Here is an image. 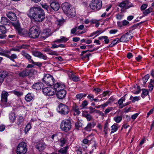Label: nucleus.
Segmentation results:
<instances>
[{
	"mask_svg": "<svg viewBox=\"0 0 154 154\" xmlns=\"http://www.w3.org/2000/svg\"><path fill=\"white\" fill-rule=\"evenodd\" d=\"M28 15L29 17L33 18L35 21L38 22L42 21L45 17L43 10L40 8L37 7L31 8Z\"/></svg>",
	"mask_w": 154,
	"mask_h": 154,
	"instance_id": "f257e3e1",
	"label": "nucleus"
},
{
	"mask_svg": "<svg viewBox=\"0 0 154 154\" xmlns=\"http://www.w3.org/2000/svg\"><path fill=\"white\" fill-rule=\"evenodd\" d=\"M61 130L66 132L70 131L72 128L71 122L69 119H65L62 121L60 125Z\"/></svg>",
	"mask_w": 154,
	"mask_h": 154,
	"instance_id": "f03ea898",
	"label": "nucleus"
},
{
	"mask_svg": "<svg viewBox=\"0 0 154 154\" xmlns=\"http://www.w3.org/2000/svg\"><path fill=\"white\" fill-rule=\"evenodd\" d=\"M40 34L39 28L36 26H33L29 30V36L32 38H35L38 37Z\"/></svg>",
	"mask_w": 154,
	"mask_h": 154,
	"instance_id": "7ed1b4c3",
	"label": "nucleus"
},
{
	"mask_svg": "<svg viewBox=\"0 0 154 154\" xmlns=\"http://www.w3.org/2000/svg\"><path fill=\"white\" fill-rule=\"evenodd\" d=\"M91 8L94 10L100 9L102 7V2L101 0H94L92 1L90 4Z\"/></svg>",
	"mask_w": 154,
	"mask_h": 154,
	"instance_id": "20e7f679",
	"label": "nucleus"
},
{
	"mask_svg": "<svg viewBox=\"0 0 154 154\" xmlns=\"http://www.w3.org/2000/svg\"><path fill=\"white\" fill-rule=\"evenodd\" d=\"M42 80L43 82L48 85L52 86L54 84V79L49 74L45 75L42 79Z\"/></svg>",
	"mask_w": 154,
	"mask_h": 154,
	"instance_id": "39448f33",
	"label": "nucleus"
},
{
	"mask_svg": "<svg viewBox=\"0 0 154 154\" xmlns=\"http://www.w3.org/2000/svg\"><path fill=\"white\" fill-rule=\"evenodd\" d=\"M26 144L24 142H22L18 145L17 149V154H25L27 151Z\"/></svg>",
	"mask_w": 154,
	"mask_h": 154,
	"instance_id": "423d86ee",
	"label": "nucleus"
},
{
	"mask_svg": "<svg viewBox=\"0 0 154 154\" xmlns=\"http://www.w3.org/2000/svg\"><path fill=\"white\" fill-rule=\"evenodd\" d=\"M58 107L59 112L63 115L68 114L69 111V107L63 103H60L58 106Z\"/></svg>",
	"mask_w": 154,
	"mask_h": 154,
	"instance_id": "0eeeda50",
	"label": "nucleus"
},
{
	"mask_svg": "<svg viewBox=\"0 0 154 154\" xmlns=\"http://www.w3.org/2000/svg\"><path fill=\"white\" fill-rule=\"evenodd\" d=\"M42 90L43 94L46 95L52 96L56 93L55 90L50 87L45 88H43Z\"/></svg>",
	"mask_w": 154,
	"mask_h": 154,
	"instance_id": "6e6552de",
	"label": "nucleus"
},
{
	"mask_svg": "<svg viewBox=\"0 0 154 154\" xmlns=\"http://www.w3.org/2000/svg\"><path fill=\"white\" fill-rule=\"evenodd\" d=\"M133 36L130 34V32H127L122 35L120 38V42H126L131 39Z\"/></svg>",
	"mask_w": 154,
	"mask_h": 154,
	"instance_id": "1a4fd4ad",
	"label": "nucleus"
},
{
	"mask_svg": "<svg viewBox=\"0 0 154 154\" xmlns=\"http://www.w3.org/2000/svg\"><path fill=\"white\" fill-rule=\"evenodd\" d=\"M66 94V91L63 89H60L57 93L56 96L57 97L60 99L64 98Z\"/></svg>",
	"mask_w": 154,
	"mask_h": 154,
	"instance_id": "9d476101",
	"label": "nucleus"
},
{
	"mask_svg": "<svg viewBox=\"0 0 154 154\" xmlns=\"http://www.w3.org/2000/svg\"><path fill=\"white\" fill-rule=\"evenodd\" d=\"M8 95V93L5 91H3L1 94V101L3 104H6L7 102V97Z\"/></svg>",
	"mask_w": 154,
	"mask_h": 154,
	"instance_id": "9b49d317",
	"label": "nucleus"
},
{
	"mask_svg": "<svg viewBox=\"0 0 154 154\" xmlns=\"http://www.w3.org/2000/svg\"><path fill=\"white\" fill-rule=\"evenodd\" d=\"M51 8L54 11H57L60 8L59 3L56 2H52L50 4Z\"/></svg>",
	"mask_w": 154,
	"mask_h": 154,
	"instance_id": "f8f14e48",
	"label": "nucleus"
},
{
	"mask_svg": "<svg viewBox=\"0 0 154 154\" xmlns=\"http://www.w3.org/2000/svg\"><path fill=\"white\" fill-rule=\"evenodd\" d=\"M6 32V28L3 26H0V38L3 39L5 37L6 35H5Z\"/></svg>",
	"mask_w": 154,
	"mask_h": 154,
	"instance_id": "ddd939ff",
	"label": "nucleus"
},
{
	"mask_svg": "<svg viewBox=\"0 0 154 154\" xmlns=\"http://www.w3.org/2000/svg\"><path fill=\"white\" fill-rule=\"evenodd\" d=\"M7 17L12 21H15L17 19L16 14L12 12H8L6 14Z\"/></svg>",
	"mask_w": 154,
	"mask_h": 154,
	"instance_id": "4468645a",
	"label": "nucleus"
},
{
	"mask_svg": "<svg viewBox=\"0 0 154 154\" xmlns=\"http://www.w3.org/2000/svg\"><path fill=\"white\" fill-rule=\"evenodd\" d=\"M33 54L35 57H39L40 58L46 60L47 59V56L40 52L35 51L33 52Z\"/></svg>",
	"mask_w": 154,
	"mask_h": 154,
	"instance_id": "2eb2a0df",
	"label": "nucleus"
},
{
	"mask_svg": "<svg viewBox=\"0 0 154 154\" xmlns=\"http://www.w3.org/2000/svg\"><path fill=\"white\" fill-rule=\"evenodd\" d=\"M46 145L43 143L40 142L38 143L36 145V148L40 152L43 151L46 147Z\"/></svg>",
	"mask_w": 154,
	"mask_h": 154,
	"instance_id": "dca6fc26",
	"label": "nucleus"
},
{
	"mask_svg": "<svg viewBox=\"0 0 154 154\" xmlns=\"http://www.w3.org/2000/svg\"><path fill=\"white\" fill-rule=\"evenodd\" d=\"M21 54L26 59H27L30 63H33V60L31 59V57L29 54L26 53L25 51H22L21 52Z\"/></svg>",
	"mask_w": 154,
	"mask_h": 154,
	"instance_id": "f3484780",
	"label": "nucleus"
},
{
	"mask_svg": "<svg viewBox=\"0 0 154 154\" xmlns=\"http://www.w3.org/2000/svg\"><path fill=\"white\" fill-rule=\"evenodd\" d=\"M70 5L67 2L63 3L62 4V8L65 13L70 9Z\"/></svg>",
	"mask_w": 154,
	"mask_h": 154,
	"instance_id": "a211bd4d",
	"label": "nucleus"
},
{
	"mask_svg": "<svg viewBox=\"0 0 154 154\" xmlns=\"http://www.w3.org/2000/svg\"><path fill=\"white\" fill-rule=\"evenodd\" d=\"M43 84L42 83H37L34 84L32 86V88L36 90H39L43 88Z\"/></svg>",
	"mask_w": 154,
	"mask_h": 154,
	"instance_id": "6ab92c4d",
	"label": "nucleus"
},
{
	"mask_svg": "<svg viewBox=\"0 0 154 154\" xmlns=\"http://www.w3.org/2000/svg\"><path fill=\"white\" fill-rule=\"evenodd\" d=\"M8 72L5 71H2L0 72V83H2L5 78L7 76Z\"/></svg>",
	"mask_w": 154,
	"mask_h": 154,
	"instance_id": "aec40b11",
	"label": "nucleus"
},
{
	"mask_svg": "<svg viewBox=\"0 0 154 154\" xmlns=\"http://www.w3.org/2000/svg\"><path fill=\"white\" fill-rule=\"evenodd\" d=\"M28 72V69L25 68L22 71L19 72L18 75L20 77L24 78L29 76V74Z\"/></svg>",
	"mask_w": 154,
	"mask_h": 154,
	"instance_id": "412c9836",
	"label": "nucleus"
},
{
	"mask_svg": "<svg viewBox=\"0 0 154 154\" xmlns=\"http://www.w3.org/2000/svg\"><path fill=\"white\" fill-rule=\"evenodd\" d=\"M93 138V136L91 135L88 136L86 138L84 139L82 142L85 144H87L88 143H91L92 139Z\"/></svg>",
	"mask_w": 154,
	"mask_h": 154,
	"instance_id": "4be33fe9",
	"label": "nucleus"
},
{
	"mask_svg": "<svg viewBox=\"0 0 154 154\" xmlns=\"http://www.w3.org/2000/svg\"><path fill=\"white\" fill-rule=\"evenodd\" d=\"M7 53H6V57L10 59L12 61H14V59L17 58V57L15 54H12L11 56H10L9 55L10 53V51H7Z\"/></svg>",
	"mask_w": 154,
	"mask_h": 154,
	"instance_id": "5701e85b",
	"label": "nucleus"
},
{
	"mask_svg": "<svg viewBox=\"0 0 154 154\" xmlns=\"http://www.w3.org/2000/svg\"><path fill=\"white\" fill-rule=\"evenodd\" d=\"M96 125L95 122H91L89 123L88 124L87 126L85 128V130L87 131H90L91 129L94 127Z\"/></svg>",
	"mask_w": 154,
	"mask_h": 154,
	"instance_id": "b1692460",
	"label": "nucleus"
},
{
	"mask_svg": "<svg viewBox=\"0 0 154 154\" xmlns=\"http://www.w3.org/2000/svg\"><path fill=\"white\" fill-rule=\"evenodd\" d=\"M66 14L70 17H73L75 16V10L73 8H71L68 11Z\"/></svg>",
	"mask_w": 154,
	"mask_h": 154,
	"instance_id": "393cba45",
	"label": "nucleus"
},
{
	"mask_svg": "<svg viewBox=\"0 0 154 154\" xmlns=\"http://www.w3.org/2000/svg\"><path fill=\"white\" fill-rule=\"evenodd\" d=\"M69 78L70 79L72 80L75 82L78 81L79 79V77L78 76H76L72 73L71 75L69 76Z\"/></svg>",
	"mask_w": 154,
	"mask_h": 154,
	"instance_id": "a878e982",
	"label": "nucleus"
},
{
	"mask_svg": "<svg viewBox=\"0 0 154 154\" xmlns=\"http://www.w3.org/2000/svg\"><path fill=\"white\" fill-rule=\"evenodd\" d=\"M69 40L68 38H66L65 37L61 36L60 38L56 40L55 42L58 43L65 42Z\"/></svg>",
	"mask_w": 154,
	"mask_h": 154,
	"instance_id": "bb28decb",
	"label": "nucleus"
},
{
	"mask_svg": "<svg viewBox=\"0 0 154 154\" xmlns=\"http://www.w3.org/2000/svg\"><path fill=\"white\" fill-rule=\"evenodd\" d=\"M68 149V146H65L60 149L59 150L58 152L62 154H68L67 151Z\"/></svg>",
	"mask_w": 154,
	"mask_h": 154,
	"instance_id": "cd10ccee",
	"label": "nucleus"
},
{
	"mask_svg": "<svg viewBox=\"0 0 154 154\" xmlns=\"http://www.w3.org/2000/svg\"><path fill=\"white\" fill-rule=\"evenodd\" d=\"M9 22V20L5 17H2L1 19V23L3 25H7Z\"/></svg>",
	"mask_w": 154,
	"mask_h": 154,
	"instance_id": "c85d7f7f",
	"label": "nucleus"
},
{
	"mask_svg": "<svg viewBox=\"0 0 154 154\" xmlns=\"http://www.w3.org/2000/svg\"><path fill=\"white\" fill-rule=\"evenodd\" d=\"M33 96L31 93H28L25 97V99L27 102H29L33 99Z\"/></svg>",
	"mask_w": 154,
	"mask_h": 154,
	"instance_id": "c756f323",
	"label": "nucleus"
},
{
	"mask_svg": "<svg viewBox=\"0 0 154 154\" xmlns=\"http://www.w3.org/2000/svg\"><path fill=\"white\" fill-rule=\"evenodd\" d=\"M14 26L18 33L21 34L22 33L23 29L20 28V25L19 23L14 24Z\"/></svg>",
	"mask_w": 154,
	"mask_h": 154,
	"instance_id": "7c9ffc66",
	"label": "nucleus"
},
{
	"mask_svg": "<svg viewBox=\"0 0 154 154\" xmlns=\"http://www.w3.org/2000/svg\"><path fill=\"white\" fill-rule=\"evenodd\" d=\"M9 119L11 122H13L15 120L16 117L14 113H11L9 114Z\"/></svg>",
	"mask_w": 154,
	"mask_h": 154,
	"instance_id": "2f4dec72",
	"label": "nucleus"
},
{
	"mask_svg": "<svg viewBox=\"0 0 154 154\" xmlns=\"http://www.w3.org/2000/svg\"><path fill=\"white\" fill-rule=\"evenodd\" d=\"M89 109L90 110L89 113L92 114L93 113H97L99 112V110L96 109H94L92 106H90L89 107Z\"/></svg>",
	"mask_w": 154,
	"mask_h": 154,
	"instance_id": "473e14b6",
	"label": "nucleus"
},
{
	"mask_svg": "<svg viewBox=\"0 0 154 154\" xmlns=\"http://www.w3.org/2000/svg\"><path fill=\"white\" fill-rule=\"evenodd\" d=\"M84 117H85L88 121H91L93 119V117L90 114H87L84 115Z\"/></svg>",
	"mask_w": 154,
	"mask_h": 154,
	"instance_id": "72a5a7b5",
	"label": "nucleus"
},
{
	"mask_svg": "<svg viewBox=\"0 0 154 154\" xmlns=\"http://www.w3.org/2000/svg\"><path fill=\"white\" fill-rule=\"evenodd\" d=\"M28 72L29 75H33L37 73V71L34 69H28Z\"/></svg>",
	"mask_w": 154,
	"mask_h": 154,
	"instance_id": "f704fd0d",
	"label": "nucleus"
},
{
	"mask_svg": "<svg viewBox=\"0 0 154 154\" xmlns=\"http://www.w3.org/2000/svg\"><path fill=\"white\" fill-rule=\"evenodd\" d=\"M149 74H147L145 75L144 77L143 78V85H145L148 80L149 79Z\"/></svg>",
	"mask_w": 154,
	"mask_h": 154,
	"instance_id": "c9c22d12",
	"label": "nucleus"
},
{
	"mask_svg": "<svg viewBox=\"0 0 154 154\" xmlns=\"http://www.w3.org/2000/svg\"><path fill=\"white\" fill-rule=\"evenodd\" d=\"M82 126V123H81L79 121H77L75 123V128L79 130V128L81 127Z\"/></svg>",
	"mask_w": 154,
	"mask_h": 154,
	"instance_id": "e433bc0d",
	"label": "nucleus"
},
{
	"mask_svg": "<svg viewBox=\"0 0 154 154\" xmlns=\"http://www.w3.org/2000/svg\"><path fill=\"white\" fill-rule=\"evenodd\" d=\"M154 86V80H151L150 82L149 85V90L152 91L153 90V87Z\"/></svg>",
	"mask_w": 154,
	"mask_h": 154,
	"instance_id": "4c0bfd02",
	"label": "nucleus"
},
{
	"mask_svg": "<svg viewBox=\"0 0 154 154\" xmlns=\"http://www.w3.org/2000/svg\"><path fill=\"white\" fill-rule=\"evenodd\" d=\"M86 95V94H83L81 93L76 95L75 97L77 99L80 100L83 97H85Z\"/></svg>",
	"mask_w": 154,
	"mask_h": 154,
	"instance_id": "58836bf2",
	"label": "nucleus"
},
{
	"mask_svg": "<svg viewBox=\"0 0 154 154\" xmlns=\"http://www.w3.org/2000/svg\"><path fill=\"white\" fill-rule=\"evenodd\" d=\"M12 92L18 97L22 96L23 94V92L17 91L16 90L12 91Z\"/></svg>",
	"mask_w": 154,
	"mask_h": 154,
	"instance_id": "ea45409f",
	"label": "nucleus"
},
{
	"mask_svg": "<svg viewBox=\"0 0 154 154\" xmlns=\"http://www.w3.org/2000/svg\"><path fill=\"white\" fill-rule=\"evenodd\" d=\"M48 31H49V30H48V31L43 33L41 37L42 38L45 39L50 35L48 33Z\"/></svg>",
	"mask_w": 154,
	"mask_h": 154,
	"instance_id": "a19ab883",
	"label": "nucleus"
},
{
	"mask_svg": "<svg viewBox=\"0 0 154 154\" xmlns=\"http://www.w3.org/2000/svg\"><path fill=\"white\" fill-rule=\"evenodd\" d=\"M122 117L121 116H117L114 118V120L117 123H119L122 121Z\"/></svg>",
	"mask_w": 154,
	"mask_h": 154,
	"instance_id": "79ce46f5",
	"label": "nucleus"
},
{
	"mask_svg": "<svg viewBox=\"0 0 154 154\" xmlns=\"http://www.w3.org/2000/svg\"><path fill=\"white\" fill-rule=\"evenodd\" d=\"M142 91L141 97L143 98H144L145 96L147 95L148 94L149 92L147 90L144 89H143Z\"/></svg>",
	"mask_w": 154,
	"mask_h": 154,
	"instance_id": "37998d69",
	"label": "nucleus"
},
{
	"mask_svg": "<svg viewBox=\"0 0 154 154\" xmlns=\"http://www.w3.org/2000/svg\"><path fill=\"white\" fill-rule=\"evenodd\" d=\"M152 8L150 7L146 10L144 11L143 13L144 14L145 16L147 15L150 13L152 11Z\"/></svg>",
	"mask_w": 154,
	"mask_h": 154,
	"instance_id": "c03bdc74",
	"label": "nucleus"
},
{
	"mask_svg": "<svg viewBox=\"0 0 154 154\" xmlns=\"http://www.w3.org/2000/svg\"><path fill=\"white\" fill-rule=\"evenodd\" d=\"M58 135L57 134H55L51 136V138L52 139V141L55 142H57L58 140Z\"/></svg>",
	"mask_w": 154,
	"mask_h": 154,
	"instance_id": "a18cd8bd",
	"label": "nucleus"
},
{
	"mask_svg": "<svg viewBox=\"0 0 154 154\" xmlns=\"http://www.w3.org/2000/svg\"><path fill=\"white\" fill-rule=\"evenodd\" d=\"M73 110L76 113V115H79L80 113L78 107L76 106L73 107Z\"/></svg>",
	"mask_w": 154,
	"mask_h": 154,
	"instance_id": "49530a36",
	"label": "nucleus"
},
{
	"mask_svg": "<svg viewBox=\"0 0 154 154\" xmlns=\"http://www.w3.org/2000/svg\"><path fill=\"white\" fill-rule=\"evenodd\" d=\"M23 117L22 116H20L17 120V123L18 125L21 124L23 121Z\"/></svg>",
	"mask_w": 154,
	"mask_h": 154,
	"instance_id": "de8ad7c7",
	"label": "nucleus"
},
{
	"mask_svg": "<svg viewBox=\"0 0 154 154\" xmlns=\"http://www.w3.org/2000/svg\"><path fill=\"white\" fill-rule=\"evenodd\" d=\"M139 97H133L131 96L130 98V100H132V102L134 103L136 101H138L139 100Z\"/></svg>",
	"mask_w": 154,
	"mask_h": 154,
	"instance_id": "09e8293b",
	"label": "nucleus"
},
{
	"mask_svg": "<svg viewBox=\"0 0 154 154\" xmlns=\"http://www.w3.org/2000/svg\"><path fill=\"white\" fill-rule=\"evenodd\" d=\"M31 125L30 124L28 123L25 128V134H26L31 128Z\"/></svg>",
	"mask_w": 154,
	"mask_h": 154,
	"instance_id": "8fccbe9b",
	"label": "nucleus"
},
{
	"mask_svg": "<svg viewBox=\"0 0 154 154\" xmlns=\"http://www.w3.org/2000/svg\"><path fill=\"white\" fill-rule=\"evenodd\" d=\"M108 125V123L106 122L105 123L103 131L104 132L106 135L107 134Z\"/></svg>",
	"mask_w": 154,
	"mask_h": 154,
	"instance_id": "3c124183",
	"label": "nucleus"
},
{
	"mask_svg": "<svg viewBox=\"0 0 154 154\" xmlns=\"http://www.w3.org/2000/svg\"><path fill=\"white\" fill-rule=\"evenodd\" d=\"M42 6V8L45 9L49 13L48 9H49V6L47 5L46 4L44 3L41 5Z\"/></svg>",
	"mask_w": 154,
	"mask_h": 154,
	"instance_id": "603ef678",
	"label": "nucleus"
},
{
	"mask_svg": "<svg viewBox=\"0 0 154 154\" xmlns=\"http://www.w3.org/2000/svg\"><path fill=\"white\" fill-rule=\"evenodd\" d=\"M125 100V97H122L118 101V103L119 106H121L123 102Z\"/></svg>",
	"mask_w": 154,
	"mask_h": 154,
	"instance_id": "864d4df0",
	"label": "nucleus"
},
{
	"mask_svg": "<svg viewBox=\"0 0 154 154\" xmlns=\"http://www.w3.org/2000/svg\"><path fill=\"white\" fill-rule=\"evenodd\" d=\"M111 128H112L111 130V133H114L116 132L118 129V128L115 125H113L111 126Z\"/></svg>",
	"mask_w": 154,
	"mask_h": 154,
	"instance_id": "5fc2aeb1",
	"label": "nucleus"
},
{
	"mask_svg": "<svg viewBox=\"0 0 154 154\" xmlns=\"http://www.w3.org/2000/svg\"><path fill=\"white\" fill-rule=\"evenodd\" d=\"M48 53L49 54L51 55H54L56 56L58 55V54L56 52L53 51L51 50H50V51H49V52Z\"/></svg>",
	"mask_w": 154,
	"mask_h": 154,
	"instance_id": "6e6d98bb",
	"label": "nucleus"
},
{
	"mask_svg": "<svg viewBox=\"0 0 154 154\" xmlns=\"http://www.w3.org/2000/svg\"><path fill=\"white\" fill-rule=\"evenodd\" d=\"M126 5L125 2H121L119 5V6L121 8H124Z\"/></svg>",
	"mask_w": 154,
	"mask_h": 154,
	"instance_id": "4d7b16f0",
	"label": "nucleus"
},
{
	"mask_svg": "<svg viewBox=\"0 0 154 154\" xmlns=\"http://www.w3.org/2000/svg\"><path fill=\"white\" fill-rule=\"evenodd\" d=\"M113 42V44L115 45L117 43L120 42V38H116L114 39L112 42Z\"/></svg>",
	"mask_w": 154,
	"mask_h": 154,
	"instance_id": "13d9d810",
	"label": "nucleus"
},
{
	"mask_svg": "<svg viewBox=\"0 0 154 154\" xmlns=\"http://www.w3.org/2000/svg\"><path fill=\"white\" fill-rule=\"evenodd\" d=\"M66 142V140L64 138H63L60 140L61 144L60 145L61 146H64Z\"/></svg>",
	"mask_w": 154,
	"mask_h": 154,
	"instance_id": "bf43d9fd",
	"label": "nucleus"
},
{
	"mask_svg": "<svg viewBox=\"0 0 154 154\" xmlns=\"http://www.w3.org/2000/svg\"><path fill=\"white\" fill-rule=\"evenodd\" d=\"M148 5L146 4H144L142 5L140 9L141 10H145L147 7Z\"/></svg>",
	"mask_w": 154,
	"mask_h": 154,
	"instance_id": "052dcab7",
	"label": "nucleus"
},
{
	"mask_svg": "<svg viewBox=\"0 0 154 154\" xmlns=\"http://www.w3.org/2000/svg\"><path fill=\"white\" fill-rule=\"evenodd\" d=\"M117 29H112L109 31V33L110 34H115L118 32Z\"/></svg>",
	"mask_w": 154,
	"mask_h": 154,
	"instance_id": "680f3d73",
	"label": "nucleus"
},
{
	"mask_svg": "<svg viewBox=\"0 0 154 154\" xmlns=\"http://www.w3.org/2000/svg\"><path fill=\"white\" fill-rule=\"evenodd\" d=\"M112 109V107H109L108 108L106 109L105 111V114H107L109 112L111 111Z\"/></svg>",
	"mask_w": 154,
	"mask_h": 154,
	"instance_id": "e2e57ef3",
	"label": "nucleus"
},
{
	"mask_svg": "<svg viewBox=\"0 0 154 154\" xmlns=\"http://www.w3.org/2000/svg\"><path fill=\"white\" fill-rule=\"evenodd\" d=\"M35 65H36L39 67H40L42 66V63L40 62H35L33 61V63H31Z\"/></svg>",
	"mask_w": 154,
	"mask_h": 154,
	"instance_id": "0e129e2a",
	"label": "nucleus"
},
{
	"mask_svg": "<svg viewBox=\"0 0 154 154\" xmlns=\"http://www.w3.org/2000/svg\"><path fill=\"white\" fill-rule=\"evenodd\" d=\"M87 97L90 100H92L94 98V95L92 94H89Z\"/></svg>",
	"mask_w": 154,
	"mask_h": 154,
	"instance_id": "69168bd1",
	"label": "nucleus"
},
{
	"mask_svg": "<svg viewBox=\"0 0 154 154\" xmlns=\"http://www.w3.org/2000/svg\"><path fill=\"white\" fill-rule=\"evenodd\" d=\"M7 51H2L0 52V55H2L6 57V53H7Z\"/></svg>",
	"mask_w": 154,
	"mask_h": 154,
	"instance_id": "338daca9",
	"label": "nucleus"
},
{
	"mask_svg": "<svg viewBox=\"0 0 154 154\" xmlns=\"http://www.w3.org/2000/svg\"><path fill=\"white\" fill-rule=\"evenodd\" d=\"M88 105V102L87 101L85 100L83 102L82 105L83 107H85Z\"/></svg>",
	"mask_w": 154,
	"mask_h": 154,
	"instance_id": "774afa93",
	"label": "nucleus"
}]
</instances>
